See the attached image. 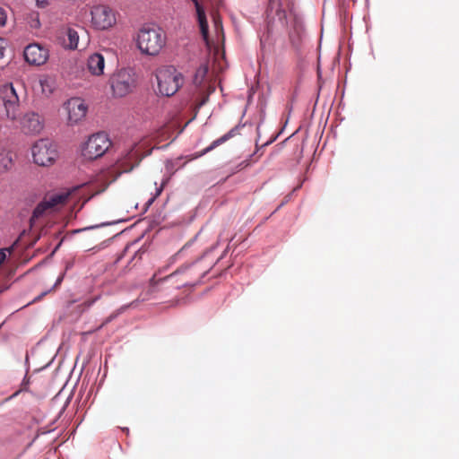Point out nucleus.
Instances as JSON below:
<instances>
[{
	"mask_svg": "<svg viewBox=\"0 0 459 459\" xmlns=\"http://www.w3.org/2000/svg\"><path fill=\"white\" fill-rule=\"evenodd\" d=\"M1 92L6 117L12 121L17 120L20 115V98L16 88L13 83H6Z\"/></svg>",
	"mask_w": 459,
	"mask_h": 459,
	"instance_id": "nucleus-12",
	"label": "nucleus"
},
{
	"mask_svg": "<svg viewBox=\"0 0 459 459\" xmlns=\"http://www.w3.org/2000/svg\"><path fill=\"white\" fill-rule=\"evenodd\" d=\"M215 27H216V29L222 30V25L218 21H215Z\"/></svg>",
	"mask_w": 459,
	"mask_h": 459,
	"instance_id": "nucleus-26",
	"label": "nucleus"
},
{
	"mask_svg": "<svg viewBox=\"0 0 459 459\" xmlns=\"http://www.w3.org/2000/svg\"><path fill=\"white\" fill-rule=\"evenodd\" d=\"M91 24L100 30H109L117 23L116 12L108 5H95L91 10Z\"/></svg>",
	"mask_w": 459,
	"mask_h": 459,
	"instance_id": "nucleus-11",
	"label": "nucleus"
},
{
	"mask_svg": "<svg viewBox=\"0 0 459 459\" xmlns=\"http://www.w3.org/2000/svg\"><path fill=\"white\" fill-rule=\"evenodd\" d=\"M8 42L5 39L0 38V59L4 56V53L7 49Z\"/></svg>",
	"mask_w": 459,
	"mask_h": 459,
	"instance_id": "nucleus-22",
	"label": "nucleus"
},
{
	"mask_svg": "<svg viewBox=\"0 0 459 459\" xmlns=\"http://www.w3.org/2000/svg\"><path fill=\"white\" fill-rule=\"evenodd\" d=\"M6 249H0V264L4 261L6 257L5 254ZM10 252V249H7Z\"/></svg>",
	"mask_w": 459,
	"mask_h": 459,
	"instance_id": "nucleus-25",
	"label": "nucleus"
},
{
	"mask_svg": "<svg viewBox=\"0 0 459 459\" xmlns=\"http://www.w3.org/2000/svg\"><path fill=\"white\" fill-rule=\"evenodd\" d=\"M79 33L75 29L68 28L65 30V36L63 38L62 45L66 49H78L79 48Z\"/></svg>",
	"mask_w": 459,
	"mask_h": 459,
	"instance_id": "nucleus-17",
	"label": "nucleus"
},
{
	"mask_svg": "<svg viewBox=\"0 0 459 459\" xmlns=\"http://www.w3.org/2000/svg\"><path fill=\"white\" fill-rule=\"evenodd\" d=\"M33 161L42 167L52 165L56 157L57 152L55 144L48 139H39L31 147Z\"/></svg>",
	"mask_w": 459,
	"mask_h": 459,
	"instance_id": "nucleus-9",
	"label": "nucleus"
},
{
	"mask_svg": "<svg viewBox=\"0 0 459 459\" xmlns=\"http://www.w3.org/2000/svg\"><path fill=\"white\" fill-rule=\"evenodd\" d=\"M266 13L268 19V31L272 32L274 30L277 31L286 30L290 43L293 46L298 45L303 32L301 20L293 14L288 16L286 12L281 9L280 0H269Z\"/></svg>",
	"mask_w": 459,
	"mask_h": 459,
	"instance_id": "nucleus-2",
	"label": "nucleus"
},
{
	"mask_svg": "<svg viewBox=\"0 0 459 459\" xmlns=\"http://www.w3.org/2000/svg\"><path fill=\"white\" fill-rule=\"evenodd\" d=\"M60 246H61V242L58 243V245L56 247V249H57Z\"/></svg>",
	"mask_w": 459,
	"mask_h": 459,
	"instance_id": "nucleus-30",
	"label": "nucleus"
},
{
	"mask_svg": "<svg viewBox=\"0 0 459 459\" xmlns=\"http://www.w3.org/2000/svg\"><path fill=\"white\" fill-rule=\"evenodd\" d=\"M113 95L118 98L133 92L138 85V75L133 68H123L109 79Z\"/></svg>",
	"mask_w": 459,
	"mask_h": 459,
	"instance_id": "nucleus-6",
	"label": "nucleus"
},
{
	"mask_svg": "<svg viewBox=\"0 0 459 459\" xmlns=\"http://www.w3.org/2000/svg\"><path fill=\"white\" fill-rule=\"evenodd\" d=\"M30 25L33 29H39L40 27V22L38 13L31 14Z\"/></svg>",
	"mask_w": 459,
	"mask_h": 459,
	"instance_id": "nucleus-21",
	"label": "nucleus"
},
{
	"mask_svg": "<svg viewBox=\"0 0 459 459\" xmlns=\"http://www.w3.org/2000/svg\"><path fill=\"white\" fill-rule=\"evenodd\" d=\"M141 157L137 151L130 150L124 157L119 159L114 165L109 167L104 173L103 178L111 184L116 181L123 173L132 171L141 162Z\"/></svg>",
	"mask_w": 459,
	"mask_h": 459,
	"instance_id": "nucleus-7",
	"label": "nucleus"
},
{
	"mask_svg": "<svg viewBox=\"0 0 459 459\" xmlns=\"http://www.w3.org/2000/svg\"><path fill=\"white\" fill-rule=\"evenodd\" d=\"M191 1L194 3L195 9H196L197 20L199 22L202 36H203L204 39L205 41H207V39H208V22L206 20L205 13H204L203 7L201 6V4H199L198 0H191Z\"/></svg>",
	"mask_w": 459,
	"mask_h": 459,
	"instance_id": "nucleus-18",
	"label": "nucleus"
},
{
	"mask_svg": "<svg viewBox=\"0 0 459 459\" xmlns=\"http://www.w3.org/2000/svg\"><path fill=\"white\" fill-rule=\"evenodd\" d=\"M50 4V0H36V4L39 8H47Z\"/></svg>",
	"mask_w": 459,
	"mask_h": 459,
	"instance_id": "nucleus-24",
	"label": "nucleus"
},
{
	"mask_svg": "<svg viewBox=\"0 0 459 459\" xmlns=\"http://www.w3.org/2000/svg\"><path fill=\"white\" fill-rule=\"evenodd\" d=\"M76 189L77 188H74L70 191L46 195L43 200L39 203L33 210L30 219V225L32 226L37 220L59 211L67 203L70 195L76 191Z\"/></svg>",
	"mask_w": 459,
	"mask_h": 459,
	"instance_id": "nucleus-4",
	"label": "nucleus"
},
{
	"mask_svg": "<svg viewBox=\"0 0 459 459\" xmlns=\"http://www.w3.org/2000/svg\"><path fill=\"white\" fill-rule=\"evenodd\" d=\"M24 59L31 65L39 66L47 63L49 58V49L40 43H30L23 51Z\"/></svg>",
	"mask_w": 459,
	"mask_h": 459,
	"instance_id": "nucleus-13",
	"label": "nucleus"
},
{
	"mask_svg": "<svg viewBox=\"0 0 459 459\" xmlns=\"http://www.w3.org/2000/svg\"><path fill=\"white\" fill-rule=\"evenodd\" d=\"M111 146V141L106 133L100 132L91 135L86 142L82 155L89 160L101 157Z\"/></svg>",
	"mask_w": 459,
	"mask_h": 459,
	"instance_id": "nucleus-10",
	"label": "nucleus"
},
{
	"mask_svg": "<svg viewBox=\"0 0 459 459\" xmlns=\"http://www.w3.org/2000/svg\"><path fill=\"white\" fill-rule=\"evenodd\" d=\"M13 163V153L11 152H0V170L7 171L11 169Z\"/></svg>",
	"mask_w": 459,
	"mask_h": 459,
	"instance_id": "nucleus-20",
	"label": "nucleus"
},
{
	"mask_svg": "<svg viewBox=\"0 0 459 459\" xmlns=\"http://www.w3.org/2000/svg\"><path fill=\"white\" fill-rule=\"evenodd\" d=\"M168 267L160 268L150 279V292L169 291L186 287H193L204 275V273L198 268V264L194 263L182 265L172 273L160 277V274L166 272Z\"/></svg>",
	"mask_w": 459,
	"mask_h": 459,
	"instance_id": "nucleus-1",
	"label": "nucleus"
},
{
	"mask_svg": "<svg viewBox=\"0 0 459 459\" xmlns=\"http://www.w3.org/2000/svg\"><path fill=\"white\" fill-rule=\"evenodd\" d=\"M105 67V58L100 53H94L91 55L87 60V68L89 72L93 75L103 74Z\"/></svg>",
	"mask_w": 459,
	"mask_h": 459,
	"instance_id": "nucleus-16",
	"label": "nucleus"
},
{
	"mask_svg": "<svg viewBox=\"0 0 459 459\" xmlns=\"http://www.w3.org/2000/svg\"><path fill=\"white\" fill-rule=\"evenodd\" d=\"M7 22V13L3 7H0V27L5 26Z\"/></svg>",
	"mask_w": 459,
	"mask_h": 459,
	"instance_id": "nucleus-23",
	"label": "nucleus"
},
{
	"mask_svg": "<svg viewBox=\"0 0 459 459\" xmlns=\"http://www.w3.org/2000/svg\"><path fill=\"white\" fill-rule=\"evenodd\" d=\"M62 279H63V277H59V278L57 279V281H56V284H55V285L59 284V283L61 282Z\"/></svg>",
	"mask_w": 459,
	"mask_h": 459,
	"instance_id": "nucleus-28",
	"label": "nucleus"
},
{
	"mask_svg": "<svg viewBox=\"0 0 459 459\" xmlns=\"http://www.w3.org/2000/svg\"><path fill=\"white\" fill-rule=\"evenodd\" d=\"M209 67L206 63L202 64L195 71L193 82L197 89L196 108L203 107L209 96L215 91L214 85L208 78Z\"/></svg>",
	"mask_w": 459,
	"mask_h": 459,
	"instance_id": "nucleus-8",
	"label": "nucleus"
},
{
	"mask_svg": "<svg viewBox=\"0 0 459 459\" xmlns=\"http://www.w3.org/2000/svg\"><path fill=\"white\" fill-rule=\"evenodd\" d=\"M161 191H162V187H160V189L157 190L156 195H159L161 193Z\"/></svg>",
	"mask_w": 459,
	"mask_h": 459,
	"instance_id": "nucleus-29",
	"label": "nucleus"
},
{
	"mask_svg": "<svg viewBox=\"0 0 459 459\" xmlns=\"http://www.w3.org/2000/svg\"><path fill=\"white\" fill-rule=\"evenodd\" d=\"M233 132H234V130H230L229 133L225 134L221 137L213 141L208 147L204 148V150H202L199 152H196L194 155L193 159L200 158V157L205 155L206 153L210 152L211 151H212L219 145L222 144L223 143H225L226 141H228L230 138H231L233 136Z\"/></svg>",
	"mask_w": 459,
	"mask_h": 459,
	"instance_id": "nucleus-19",
	"label": "nucleus"
},
{
	"mask_svg": "<svg viewBox=\"0 0 459 459\" xmlns=\"http://www.w3.org/2000/svg\"><path fill=\"white\" fill-rule=\"evenodd\" d=\"M111 318H112L111 316H110V317H108V318H107V319L105 320V322L102 324V325H104L108 324V322H110Z\"/></svg>",
	"mask_w": 459,
	"mask_h": 459,
	"instance_id": "nucleus-27",
	"label": "nucleus"
},
{
	"mask_svg": "<svg viewBox=\"0 0 459 459\" xmlns=\"http://www.w3.org/2000/svg\"><path fill=\"white\" fill-rule=\"evenodd\" d=\"M65 108L67 111L68 115V122L73 124H77L82 121L88 110L87 105L84 103V100L80 98H72L68 100L65 104Z\"/></svg>",
	"mask_w": 459,
	"mask_h": 459,
	"instance_id": "nucleus-14",
	"label": "nucleus"
},
{
	"mask_svg": "<svg viewBox=\"0 0 459 459\" xmlns=\"http://www.w3.org/2000/svg\"><path fill=\"white\" fill-rule=\"evenodd\" d=\"M158 93L161 96H173L184 83V77L173 66H162L155 73Z\"/></svg>",
	"mask_w": 459,
	"mask_h": 459,
	"instance_id": "nucleus-5",
	"label": "nucleus"
},
{
	"mask_svg": "<svg viewBox=\"0 0 459 459\" xmlns=\"http://www.w3.org/2000/svg\"><path fill=\"white\" fill-rule=\"evenodd\" d=\"M20 124L22 130L27 134H39L44 127L43 119L35 112L26 113L22 117Z\"/></svg>",
	"mask_w": 459,
	"mask_h": 459,
	"instance_id": "nucleus-15",
	"label": "nucleus"
},
{
	"mask_svg": "<svg viewBox=\"0 0 459 459\" xmlns=\"http://www.w3.org/2000/svg\"><path fill=\"white\" fill-rule=\"evenodd\" d=\"M136 43L143 54L156 56L166 44V33L160 27L144 25L137 32Z\"/></svg>",
	"mask_w": 459,
	"mask_h": 459,
	"instance_id": "nucleus-3",
	"label": "nucleus"
}]
</instances>
